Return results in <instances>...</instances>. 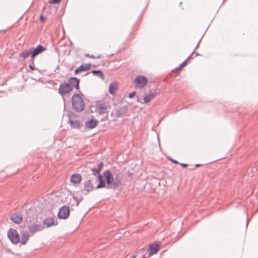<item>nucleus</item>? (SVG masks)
Here are the masks:
<instances>
[{
    "mask_svg": "<svg viewBox=\"0 0 258 258\" xmlns=\"http://www.w3.org/2000/svg\"><path fill=\"white\" fill-rule=\"evenodd\" d=\"M72 104L73 109L78 112L83 111L85 108V102L81 94H74L72 97Z\"/></svg>",
    "mask_w": 258,
    "mask_h": 258,
    "instance_id": "nucleus-1",
    "label": "nucleus"
},
{
    "mask_svg": "<svg viewBox=\"0 0 258 258\" xmlns=\"http://www.w3.org/2000/svg\"><path fill=\"white\" fill-rule=\"evenodd\" d=\"M8 237L14 244H17L20 241L19 234L16 229H10L8 232Z\"/></svg>",
    "mask_w": 258,
    "mask_h": 258,
    "instance_id": "nucleus-2",
    "label": "nucleus"
},
{
    "mask_svg": "<svg viewBox=\"0 0 258 258\" xmlns=\"http://www.w3.org/2000/svg\"><path fill=\"white\" fill-rule=\"evenodd\" d=\"M96 112L100 115H104L109 107V104L105 102H98L95 105Z\"/></svg>",
    "mask_w": 258,
    "mask_h": 258,
    "instance_id": "nucleus-3",
    "label": "nucleus"
},
{
    "mask_svg": "<svg viewBox=\"0 0 258 258\" xmlns=\"http://www.w3.org/2000/svg\"><path fill=\"white\" fill-rule=\"evenodd\" d=\"M72 90V87H71L69 83L64 82L60 83L58 89V93L62 97L64 95L70 93ZM63 100H64V97Z\"/></svg>",
    "mask_w": 258,
    "mask_h": 258,
    "instance_id": "nucleus-4",
    "label": "nucleus"
},
{
    "mask_svg": "<svg viewBox=\"0 0 258 258\" xmlns=\"http://www.w3.org/2000/svg\"><path fill=\"white\" fill-rule=\"evenodd\" d=\"M128 110V106L124 105L116 108L115 113L111 112L110 115L112 116H114L116 118L121 117L127 112Z\"/></svg>",
    "mask_w": 258,
    "mask_h": 258,
    "instance_id": "nucleus-5",
    "label": "nucleus"
},
{
    "mask_svg": "<svg viewBox=\"0 0 258 258\" xmlns=\"http://www.w3.org/2000/svg\"><path fill=\"white\" fill-rule=\"evenodd\" d=\"M70 213V207L67 206H63L58 211L57 217L59 219H66L69 216Z\"/></svg>",
    "mask_w": 258,
    "mask_h": 258,
    "instance_id": "nucleus-6",
    "label": "nucleus"
},
{
    "mask_svg": "<svg viewBox=\"0 0 258 258\" xmlns=\"http://www.w3.org/2000/svg\"><path fill=\"white\" fill-rule=\"evenodd\" d=\"M148 80L147 78L143 76H138L136 77L134 81V85L140 88H143L146 86Z\"/></svg>",
    "mask_w": 258,
    "mask_h": 258,
    "instance_id": "nucleus-7",
    "label": "nucleus"
},
{
    "mask_svg": "<svg viewBox=\"0 0 258 258\" xmlns=\"http://www.w3.org/2000/svg\"><path fill=\"white\" fill-rule=\"evenodd\" d=\"M30 49L32 53L31 58L33 59L35 56L45 50L46 48L41 45H38L36 48H31Z\"/></svg>",
    "mask_w": 258,
    "mask_h": 258,
    "instance_id": "nucleus-8",
    "label": "nucleus"
},
{
    "mask_svg": "<svg viewBox=\"0 0 258 258\" xmlns=\"http://www.w3.org/2000/svg\"><path fill=\"white\" fill-rule=\"evenodd\" d=\"M93 181V177L90 176L88 180L84 182V188L85 190L87 192H91L93 190L94 188Z\"/></svg>",
    "mask_w": 258,
    "mask_h": 258,
    "instance_id": "nucleus-9",
    "label": "nucleus"
},
{
    "mask_svg": "<svg viewBox=\"0 0 258 258\" xmlns=\"http://www.w3.org/2000/svg\"><path fill=\"white\" fill-rule=\"evenodd\" d=\"M103 175L105 177V181L109 185L112 186V183L113 182V176L109 170H106L103 173Z\"/></svg>",
    "mask_w": 258,
    "mask_h": 258,
    "instance_id": "nucleus-10",
    "label": "nucleus"
},
{
    "mask_svg": "<svg viewBox=\"0 0 258 258\" xmlns=\"http://www.w3.org/2000/svg\"><path fill=\"white\" fill-rule=\"evenodd\" d=\"M68 83L70 84V85L72 89L74 87L75 89L79 90V83H80V79H78L76 77H71L69 79Z\"/></svg>",
    "mask_w": 258,
    "mask_h": 258,
    "instance_id": "nucleus-11",
    "label": "nucleus"
},
{
    "mask_svg": "<svg viewBox=\"0 0 258 258\" xmlns=\"http://www.w3.org/2000/svg\"><path fill=\"white\" fill-rule=\"evenodd\" d=\"M91 64L90 63L82 64L75 69L74 74L77 75L80 72L87 71L91 68Z\"/></svg>",
    "mask_w": 258,
    "mask_h": 258,
    "instance_id": "nucleus-12",
    "label": "nucleus"
},
{
    "mask_svg": "<svg viewBox=\"0 0 258 258\" xmlns=\"http://www.w3.org/2000/svg\"><path fill=\"white\" fill-rule=\"evenodd\" d=\"M122 177L119 176V174H116L113 177V182L112 183V188L115 189L118 187L121 184Z\"/></svg>",
    "mask_w": 258,
    "mask_h": 258,
    "instance_id": "nucleus-13",
    "label": "nucleus"
},
{
    "mask_svg": "<svg viewBox=\"0 0 258 258\" xmlns=\"http://www.w3.org/2000/svg\"><path fill=\"white\" fill-rule=\"evenodd\" d=\"M103 163L102 162H100L97 168H91V170L92 173V175L96 176V178L98 176V175H100V172L101 170L102 167H103Z\"/></svg>",
    "mask_w": 258,
    "mask_h": 258,
    "instance_id": "nucleus-14",
    "label": "nucleus"
},
{
    "mask_svg": "<svg viewBox=\"0 0 258 258\" xmlns=\"http://www.w3.org/2000/svg\"><path fill=\"white\" fill-rule=\"evenodd\" d=\"M21 240L20 243L21 244L25 245L26 244L29 239V233L27 231H22L21 232Z\"/></svg>",
    "mask_w": 258,
    "mask_h": 258,
    "instance_id": "nucleus-15",
    "label": "nucleus"
},
{
    "mask_svg": "<svg viewBox=\"0 0 258 258\" xmlns=\"http://www.w3.org/2000/svg\"><path fill=\"white\" fill-rule=\"evenodd\" d=\"M159 249V245L158 244H157L156 243L149 245V255H152L156 253Z\"/></svg>",
    "mask_w": 258,
    "mask_h": 258,
    "instance_id": "nucleus-16",
    "label": "nucleus"
},
{
    "mask_svg": "<svg viewBox=\"0 0 258 258\" xmlns=\"http://www.w3.org/2000/svg\"><path fill=\"white\" fill-rule=\"evenodd\" d=\"M82 179V176L80 174H74L70 177V182L73 184L80 183Z\"/></svg>",
    "mask_w": 258,
    "mask_h": 258,
    "instance_id": "nucleus-17",
    "label": "nucleus"
},
{
    "mask_svg": "<svg viewBox=\"0 0 258 258\" xmlns=\"http://www.w3.org/2000/svg\"><path fill=\"white\" fill-rule=\"evenodd\" d=\"M10 219L15 223L20 224L22 221V216L20 213H15L11 216Z\"/></svg>",
    "mask_w": 258,
    "mask_h": 258,
    "instance_id": "nucleus-18",
    "label": "nucleus"
},
{
    "mask_svg": "<svg viewBox=\"0 0 258 258\" xmlns=\"http://www.w3.org/2000/svg\"><path fill=\"white\" fill-rule=\"evenodd\" d=\"M43 229V227L41 225H38L37 224H34L29 227V230L30 232L33 234L35 232L41 231Z\"/></svg>",
    "mask_w": 258,
    "mask_h": 258,
    "instance_id": "nucleus-19",
    "label": "nucleus"
},
{
    "mask_svg": "<svg viewBox=\"0 0 258 258\" xmlns=\"http://www.w3.org/2000/svg\"><path fill=\"white\" fill-rule=\"evenodd\" d=\"M68 123L70 124L71 127L73 128L79 129L82 126L80 120L78 119L75 120L69 119Z\"/></svg>",
    "mask_w": 258,
    "mask_h": 258,
    "instance_id": "nucleus-20",
    "label": "nucleus"
},
{
    "mask_svg": "<svg viewBox=\"0 0 258 258\" xmlns=\"http://www.w3.org/2000/svg\"><path fill=\"white\" fill-rule=\"evenodd\" d=\"M96 180L99 182L96 186V188H100L105 186V181L103 179L101 175H98V176L96 178Z\"/></svg>",
    "mask_w": 258,
    "mask_h": 258,
    "instance_id": "nucleus-21",
    "label": "nucleus"
},
{
    "mask_svg": "<svg viewBox=\"0 0 258 258\" xmlns=\"http://www.w3.org/2000/svg\"><path fill=\"white\" fill-rule=\"evenodd\" d=\"M85 124L86 127L89 129H92L97 126L98 121L96 120L91 119L88 121H86Z\"/></svg>",
    "mask_w": 258,
    "mask_h": 258,
    "instance_id": "nucleus-22",
    "label": "nucleus"
},
{
    "mask_svg": "<svg viewBox=\"0 0 258 258\" xmlns=\"http://www.w3.org/2000/svg\"><path fill=\"white\" fill-rule=\"evenodd\" d=\"M156 95L157 93L155 91L150 92L148 95H146L144 97V101L146 103H147Z\"/></svg>",
    "mask_w": 258,
    "mask_h": 258,
    "instance_id": "nucleus-23",
    "label": "nucleus"
},
{
    "mask_svg": "<svg viewBox=\"0 0 258 258\" xmlns=\"http://www.w3.org/2000/svg\"><path fill=\"white\" fill-rule=\"evenodd\" d=\"M43 225L45 226L46 227L48 228L51 226L55 225V224L54 223L53 218H47L43 220Z\"/></svg>",
    "mask_w": 258,
    "mask_h": 258,
    "instance_id": "nucleus-24",
    "label": "nucleus"
},
{
    "mask_svg": "<svg viewBox=\"0 0 258 258\" xmlns=\"http://www.w3.org/2000/svg\"><path fill=\"white\" fill-rule=\"evenodd\" d=\"M92 73L94 76L100 78L102 80H104V75L102 71L100 70H93L92 71Z\"/></svg>",
    "mask_w": 258,
    "mask_h": 258,
    "instance_id": "nucleus-25",
    "label": "nucleus"
},
{
    "mask_svg": "<svg viewBox=\"0 0 258 258\" xmlns=\"http://www.w3.org/2000/svg\"><path fill=\"white\" fill-rule=\"evenodd\" d=\"M31 55L32 53L30 49L24 50L20 54V57L23 58L24 59L27 58L29 55L31 56Z\"/></svg>",
    "mask_w": 258,
    "mask_h": 258,
    "instance_id": "nucleus-26",
    "label": "nucleus"
},
{
    "mask_svg": "<svg viewBox=\"0 0 258 258\" xmlns=\"http://www.w3.org/2000/svg\"><path fill=\"white\" fill-rule=\"evenodd\" d=\"M115 82L111 83L108 88V92L110 94L113 95L115 93V90L117 89Z\"/></svg>",
    "mask_w": 258,
    "mask_h": 258,
    "instance_id": "nucleus-27",
    "label": "nucleus"
},
{
    "mask_svg": "<svg viewBox=\"0 0 258 258\" xmlns=\"http://www.w3.org/2000/svg\"><path fill=\"white\" fill-rule=\"evenodd\" d=\"M201 41V39L200 40V41H199L197 46L196 47L195 50L192 52L191 54L185 59V60H187V61H188V60H189L190 59H191L192 58V55L195 53V50L198 48Z\"/></svg>",
    "mask_w": 258,
    "mask_h": 258,
    "instance_id": "nucleus-28",
    "label": "nucleus"
},
{
    "mask_svg": "<svg viewBox=\"0 0 258 258\" xmlns=\"http://www.w3.org/2000/svg\"><path fill=\"white\" fill-rule=\"evenodd\" d=\"M187 63V60H185L184 61H183L180 66L178 67L177 70H180L182 69V68L184 67Z\"/></svg>",
    "mask_w": 258,
    "mask_h": 258,
    "instance_id": "nucleus-29",
    "label": "nucleus"
},
{
    "mask_svg": "<svg viewBox=\"0 0 258 258\" xmlns=\"http://www.w3.org/2000/svg\"><path fill=\"white\" fill-rule=\"evenodd\" d=\"M71 201H72L73 203V204L72 205V206H74V205H76V206H78L79 202L77 201V199H76L75 197H73L72 199H71Z\"/></svg>",
    "mask_w": 258,
    "mask_h": 258,
    "instance_id": "nucleus-30",
    "label": "nucleus"
},
{
    "mask_svg": "<svg viewBox=\"0 0 258 258\" xmlns=\"http://www.w3.org/2000/svg\"><path fill=\"white\" fill-rule=\"evenodd\" d=\"M86 56L88 57L89 58H101V55H99L97 56H95L94 55H90L88 53H87L85 55Z\"/></svg>",
    "mask_w": 258,
    "mask_h": 258,
    "instance_id": "nucleus-31",
    "label": "nucleus"
},
{
    "mask_svg": "<svg viewBox=\"0 0 258 258\" xmlns=\"http://www.w3.org/2000/svg\"><path fill=\"white\" fill-rule=\"evenodd\" d=\"M136 94V92L134 91V92H132L131 93H130L128 95V97L130 98H133V97H134Z\"/></svg>",
    "mask_w": 258,
    "mask_h": 258,
    "instance_id": "nucleus-32",
    "label": "nucleus"
},
{
    "mask_svg": "<svg viewBox=\"0 0 258 258\" xmlns=\"http://www.w3.org/2000/svg\"><path fill=\"white\" fill-rule=\"evenodd\" d=\"M29 67L30 68V69L32 70H36V69L34 67V62L33 61L32 62V64H30L29 65Z\"/></svg>",
    "mask_w": 258,
    "mask_h": 258,
    "instance_id": "nucleus-33",
    "label": "nucleus"
},
{
    "mask_svg": "<svg viewBox=\"0 0 258 258\" xmlns=\"http://www.w3.org/2000/svg\"><path fill=\"white\" fill-rule=\"evenodd\" d=\"M46 18L45 17H44L42 15H41L40 16V21L41 22H43L44 20H45Z\"/></svg>",
    "mask_w": 258,
    "mask_h": 258,
    "instance_id": "nucleus-34",
    "label": "nucleus"
},
{
    "mask_svg": "<svg viewBox=\"0 0 258 258\" xmlns=\"http://www.w3.org/2000/svg\"><path fill=\"white\" fill-rule=\"evenodd\" d=\"M60 1H49V3L50 4H59Z\"/></svg>",
    "mask_w": 258,
    "mask_h": 258,
    "instance_id": "nucleus-35",
    "label": "nucleus"
},
{
    "mask_svg": "<svg viewBox=\"0 0 258 258\" xmlns=\"http://www.w3.org/2000/svg\"><path fill=\"white\" fill-rule=\"evenodd\" d=\"M180 165L183 167H186L188 166V164H185V163H181Z\"/></svg>",
    "mask_w": 258,
    "mask_h": 258,
    "instance_id": "nucleus-36",
    "label": "nucleus"
},
{
    "mask_svg": "<svg viewBox=\"0 0 258 258\" xmlns=\"http://www.w3.org/2000/svg\"><path fill=\"white\" fill-rule=\"evenodd\" d=\"M173 161V162L175 163H178V162L176 161V160H172Z\"/></svg>",
    "mask_w": 258,
    "mask_h": 258,
    "instance_id": "nucleus-37",
    "label": "nucleus"
},
{
    "mask_svg": "<svg viewBox=\"0 0 258 258\" xmlns=\"http://www.w3.org/2000/svg\"><path fill=\"white\" fill-rule=\"evenodd\" d=\"M136 255H133V256H131L130 258H135Z\"/></svg>",
    "mask_w": 258,
    "mask_h": 258,
    "instance_id": "nucleus-38",
    "label": "nucleus"
},
{
    "mask_svg": "<svg viewBox=\"0 0 258 258\" xmlns=\"http://www.w3.org/2000/svg\"><path fill=\"white\" fill-rule=\"evenodd\" d=\"M196 167L200 166V164H196Z\"/></svg>",
    "mask_w": 258,
    "mask_h": 258,
    "instance_id": "nucleus-39",
    "label": "nucleus"
},
{
    "mask_svg": "<svg viewBox=\"0 0 258 258\" xmlns=\"http://www.w3.org/2000/svg\"><path fill=\"white\" fill-rule=\"evenodd\" d=\"M248 224V221L247 220V222H246V227L247 226Z\"/></svg>",
    "mask_w": 258,
    "mask_h": 258,
    "instance_id": "nucleus-40",
    "label": "nucleus"
}]
</instances>
